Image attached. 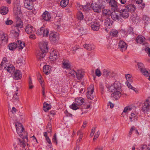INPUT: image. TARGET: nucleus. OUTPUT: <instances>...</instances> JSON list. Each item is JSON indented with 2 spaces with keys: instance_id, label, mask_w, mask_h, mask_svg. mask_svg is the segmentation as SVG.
I'll return each mask as SVG.
<instances>
[{
  "instance_id": "1",
  "label": "nucleus",
  "mask_w": 150,
  "mask_h": 150,
  "mask_svg": "<svg viewBox=\"0 0 150 150\" xmlns=\"http://www.w3.org/2000/svg\"><path fill=\"white\" fill-rule=\"evenodd\" d=\"M108 89L109 92H113L111 96L115 100L118 99L121 96V86L118 81H115L113 85L109 86Z\"/></svg>"
},
{
  "instance_id": "2",
  "label": "nucleus",
  "mask_w": 150,
  "mask_h": 150,
  "mask_svg": "<svg viewBox=\"0 0 150 150\" xmlns=\"http://www.w3.org/2000/svg\"><path fill=\"white\" fill-rule=\"evenodd\" d=\"M47 45L48 43L46 41H42L39 43L40 50L37 53V58L39 60H42L45 57L46 53L48 52V48L47 46Z\"/></svg>"
},
{
  "instance_id": "3",
  "label": "nucleus",
  "mask_w": 150,
  "mask_h": 150,
  "mask_svg": "<svg viewBox=\"0 0 150 150\" xmlns=\"http://www.w3.org/2000/svg\"><path fill=\"white\" fill-rule=\"evenodd\" d=\"M23 23L21 21L20 19L19 18L16 22V26L15 27L14 30L13 31V33L15 34L16 37H18L19 35L20 29L23 27Z\"/></svg>"
},
{
  "instance_id": "4",
  "label": "nucleus",
  "mask_w": 150,
  "mask_h": 150,
  "mask_svg": "<svg viewBox=\"0 0 150 150\" xmlns=\"http://www.w3.org/2000/svg\"><path fill=\"white\" fill-rule=\"evenodd\" d=\"M137 65L139 70L144 75L148 76L149 75V72L146 70L143 63L140 62H138Z\"/></svg>"
},
{
  "instance_id": "5",
  "label": "nucleus",
  "mask_w": 150,
  "mask_h": 150,
  "mask_svg": "<svg viewBox=\"0 0 150 150\" xmlns=\"http://www.w3.org/2000/svg\"><path fill=\"white\" fill-rule=\"evenodd\" d=\"M49 32V30L47 29L42 27L38 30L37 34L42 37H47L48 35Z\"/></svg>"
},
{
  "instance_id": "6",
  "label": "nucleus",
  "mask_w": 150,
  "mask_h": 150,
  "mask_svg": "<svg viewBox=\"0 0 150 150\" xmlns=\"http://www.w3.org/2000/svg\"><path fill=\"white\" fill-rule=\"evenodd\" d=\"M111 17L113 20L115 21H117L122 22L123 20L121 16L120 12H112Z\"/></svg>"
},
{
  "instance_id": "7",
  "label": "nucleus",
  "mask_w": 150,
  "mask_h": 150,
  "mask_svg": "<svg viewBox=\"0 0 150 150\" xmlns=\"http://www.w3.org/2000/svg\"><path fill=\"white\" fill-rule=\"evenodd\" d=\"M93 85H91L88 88L86 93V96L88 99L91 100L94 99L95 96L93 94Z\"/></svg>"
},
{
  "instance_id": "8",
  "label": "nucleus",
  "mask_w": 150,
  "mask_h": 150,
  "mask_svg": "<svg viewBox=\"0 0 150 150\" xmlns=\"http://www.w3.org/2000/svg\"><path fill=\"white\" fill-rule=\"evenodd\" d=\"M91 7L94 12L99 13L101 11V8H104L105 7V6L101 4L98 5L95 3H92L91 4Z\"/></svg>"
},
{
  "instance_id": "9",
  "label": "nucleus",
  "mask_w": 150,
  "mask_h": 150,
  "mask_svg": "<svg viewBox=\"0 0 150 150\" xmlns=\"http://www.w3.org/2000/svg\"><path fill=\"white\" fill-rule=\"evenodd\" d=\"M145 37L142 35H138L136 39L137 42L138 44H142L143 45H145V47H147L149 46V44L145 41Z\"/></svg>"
},
{
  "instance_id": "10",
  "label": "nucleus",
  "mask_w": 150,
  "mask_h": 150,
  "mask_svg": "<svg viewBox=\"0 0 150 150\" xmlns=\"http://www.w3.org/2000/svg\"><path fill=\"white\" fill-rule=\"evenodd\" d=\"M49 39L52 42L55 43L59 40V37L57 34L51 33L50 34Z\"/></svg>"
},
{
  "instance_id": "11",
  "label": "nucleus",
  "mask_w": 150,
  "mask_h": 150,
  "mask_svg": "<svg viewBox=\"0 0 150 150\" xmlns=\"http://www.w3.org/2000/svg\"><path fill=\"white\" fill-rule=\"evenodd\" d=\"M17 132L19 135L21 137L23 136L22 133L23 132L24 128L22 125L21 124L17 122L15 124Z\"/></svg>"
},
{
  "instance_id": "12",
  "label": "nucleus",
  "mask_w": 150,
  "mask_h": 150,
  "mask_svg": "<svg viewBox=\"0 0 150 150\" xmlns=\"http://www.w3.org/2000/svg\"><path fill=\"white\" fill-rule=\"evenodd\" d=\"M113 23V21L110 18H107L105 19L104 25L106 28L105 30L107 32L108 31L107 30V29H110L111 28Z\"/></svg>"
},
{
  "instance_id": "13",
  "label": "nucleus",
  "mask_w": 150,
  "mask_h": 150,
  "mask_svg": "<svg viewBox=\"0 0 150 150\" xmlns=\"http://www.w3.org/2000/svg\"><path fill=\"white\" fill-rule=\"evenodd\" d=\"M31 0H25L24 1V7L28 10H32L33 8V2Z\"/></svg>"
},
{
  "instance_id": "14",
  "label": "nucleus",
  "mask_w": 150,
  "mask_h": 150,
  "mask_svg": "<svg viewBox=\"0 0 150 150\" xmlns=\"http://www.w3.org/2000/svg\"><path fill=\"white\" fill-rule=\"evenodd\" d=\"M127 45L126 43L122 40H120L119 43L118 48L120 50L123 52L125 51L127 47Z\"/></svg>"
},
{
  "instance_id": "15",
  "label": "nucleus",
  "mask_w": 150,
  "mask_h": 150,
  "mask_svg": "<svg viewBox=\"0 0 150 150\" xmlns=\"http://www.w3.org/2000/svg\"><path fill=\"white\" fill-rule=\"evenodd\" d=\"M6 35L3 32H0V45L6 43Z\"/></svg>"
},
{
  "instance_id": "16",
  "label": "nucleus",
  "mask_w": 150,
  "mask_h": 150,
  "mask_svg": "<svg viewBox=\"0 0 150 150\" xmlns=\"http://www.w3.org/2000/svg\"><path fill=\"white\" fill-rule=\"evenodd\" d=\"M25 32L29 34L34 33L35 31V29L30 24L28 25L25 28Z\"/></svg>"
},
{
  "instance_id": "17",
  "label": "nucleus",
  "mask_w": 150,
  "mask_h": 150,
  "mask_svg": "<svg viewBox=\"0 0 150 150\" xmlns=\"http://www.w3.org/2000/svg\"><path fill=\"white\" fill-rule=\"evenodd\" d=\"M110 6L111 9L114 11L117 10V2L115 0H110L109 1Z\"/></svg>"
},
{
  "instance_id": "18",
  "label": "nucleus",
  "mask_w": 150,
  "mask_h": 150,
  "mask_svg": "<svg viewBox=\"0 0 150 150\" xmlns=\"http://www.w3.org/2000/svg\"><path fill=\"white\" fill-rule=\"evenodd\" d=\"M62 67L64 68L69 69L71 68V62L68 59H63L62 62Z\"/></svg>"
},
{
  "instance_id": "19",
  "label": "nucleus",
  "mask_w": 150,
  "mask_h": 150,
  "mask_svg": "<svg viewBox=\"0 0 150 150\" xmlns=\"http://www.w3.org/2000/svg\"><path fill=\"white\" fill-rule=\"evenodd\" d=\"M42 17L43 19L47 21H49L51 18L50 13L48 11H46L42 15Z\"/></svg>"
},
{
  "instance_id": "20",
  "label": "nucleus",
  "mask_w": 150,
  "mask_h": 150,
  "mask_svg": "<svg viewBox=\"0 0 150 150\" xmlns=\"http://www.w3.org/2000/svg\"><path fill=\"white\" fill-rule=\"evenodd\" d=\"M125 8L126 10L131 12H134L136 9L135 6L131 4L125 5Z\"/></svg>"
},
{
  "instance_id": "21",
  "label": "nucleus",
  "mask_w": 150,
  "mask_h": 150,
  "mask_svg": "<svg viewBox=\"0 0 150 150\" xmlns=\"http://www.w3.org/2000/svg\"><path fill=\"white\" fill-rule=\"evenodd\" d=\"M57 52L56 50H53L50 53V59L51 61H54L57 58Z\"/></svg>"
},
{
  "instance_id": "22",
  "label": "nucleus",
  "mask_w": 150,
  "mask_h": 150,
  "mask_svg": "<svg viewBox=\"0 0 150 150\" xmlns=\"http://www.w3.org/2000/svg\"><path fill=\"white\" fill-rule=\"evenodd\" d=\"M84 74L83 71L81 70H78L76 72V77L78 80H81L83 78Z\"/></svg>"
},
{
  "instance_id": "23",
  "label": "nucleus",
  "mask_w": 150,
  "mask_h": 150,
  "mask_svg": "<svg viewBox=\"0 0 150 150\" xmlns=\"http://www.w3.org/2000/svg\"><path fill=\"white\" fill-rule=\"evenodd\" d=\"M100 24L99 22H93L91 25L92 29L94 30L97 31L100 28Z\"/></svg>"
},
{
  "instance_id": "24",
  "label": "nucleus",
  "mask_w": 150,
  "mask_h": 150,
  "mask_svg": "<svg viewBox=\"0 0 150 150\" xmlns=\"http://www.w3.org/2000/svg\"><path fill=\"white\" fill-rule=\"evenodd\" d=\"M137 115V113H136L134 111L132 112L129 118L130 121L132 122L137 120L138 117Z\"/></svg>"
},
{
  "instance_id": "25",
  "label": "nucleus",
  "mask_w": 150,
  "mask_h": 150,
  "mask_svg": "<svg viewBox=\"0 0 150 150\" xmlns=\"http://www.w3.org/2000/svg\"><path fill=\"white\" fill-rule=\"evenodd\" d=\"M6 68L5 69V70H6L10 73H13L15 70V67L12 65L7 64V65H6Z\"/></svg>"
},
{
  "instance_id": "26",
  "label": "nucleus",
  "mask_w": 150,
  "mask_h": 150,
  "mask_svg": "<svg viewBox=\"0 0 150 150\" xmlns=\"http://www.w3.org/2000/svg\"><path fill=\"white\" fill-rule=\"evenodd\" d=\"M16 43L17 45V48L19 50H22L25 46V43L23 41H21V40H17Z\"/></svg>"
},
{
  "instance_id": "27",
  "label": "nucleus",
  "mask_w": 150,
  "mask_h": 150,
  "mask_svg": "<svg viewBox=\"0 0 150 150\" xmlns=\"http://www.w3.org/2000/svg\"><path fill=\"white\" fill-rule=\"evenodd\" d=\"M147 103H144L142 105V109L143 112L145 113L150 112V106Z\"/></svg>"
},
{
  "instance_id": "28",
  "label": "nucleus",
  "mask_w": 150,
  "mask_h": 150,
  "mask_svg": "<svg viewBox=\"0 0 150 150\" xmlns=\"http://www.w3.org/2000/svg\"><path fill=\"white\" fill-rule=\"evenodd\" d=\"M19 141L21 145L25 147V144L28 142V137L27 136L25 137H23L22 139H20Z\"/></svg>"
},
{
  "instance_id": "29",
  "label": "nucleus",
  "mask_w": 150,
  "mask_h": 150,
  "mask_svg": "<svg viewBox=\"0 0 150 150\" xmlns=\"http://www.w3.org/2000/svg\"><path fill=\"white\" fill-rule=\"evenodd\" d=\"M8 11V8L6 6H2L0 7V13L2 15L7 14Z\"/></svg>"
},
{
  "instance_id": "30",
  "label": "nucleus",
  "mask_w": 150,
  "mask_h": 150,
  "mask_svg": "<svg viewBox=\"0 0 150 150\" xmlns=\"http://www.w3.org/2000/svg\"><path fill=\"white\" fill-rule=\"evenodd\" d=\"M43 70L44 73L48 75L49 74L51 71L50 66L48 65H45L43 67Z\"/></svg>"
},
{
  "instance_id": "31",
  "label": "nucleus",
  "mask_w": 150,
  "mask_h": 150,
  "mask_svg": "<svg viewBox=\"0 0 150 150\" xmlns=\"http://www.w3.org/2000/svg\"><path fill=\"white\" fill-rule=\"evenodd\" d=\"M83 46L84 48L89 51L93 50L95 48V46L92 44H85Z\"/></svg>"
},
{
  "instance_id": "32",
  "label": "nucleus",
  "mask_w": 150,
  "mask_h": 150,
  "mask_svg": "<svg viewBox=\"0 0 150 150\" xmlns=\"http://www.w3.org/2000/svg\"><path fill=\"white\" fill-rule=\"evenodd\" d=\"M120 13L121 17H122L124 18H126L129 16V12L125 9L122 10V11Z\"/></svg>"
},
{
  "instance_id": "33",
  "label": "nucleus",
  "mask_w": 150,
  "mask_h": 150,
  "mask_svg": "<svg viewBox=\"0 0 150 150\" xmlns=\"http://www.w3.org/2000/svg\"><path fill=\"white\" fill-rule=\"evenodd\" d=\"M14 79L16 80L20 79L22 77V75L20 71L18 70H16L14 73Z\"/></svg>"
},
{
  "instance_id": "34",
  "label": "nucleus",
  "mask_w": 150,
  "mask_h": 150,
  "mask_svg": "<svg viewBox=\"0 0 150 150\" xmlns=\"http://www.w3.org/2000/svg\"><path fill=\"white\" fill-rule=\"evenodd\" d=\"M75 102L78 105H81L84 102V99L82 98H76L75 100Z\"/></svg>"
},
{
  "instance_id": "35",
  "label": "nucleus",
  "mask_w": 150,
  "mask_h": 150,
  "mask_svg": "<svg viewBox=\"0 0 150 150\" xmlns=\"http://www.w3.org/2000/svg\"><path fill=\"white\" fill-rule=\"evenodd\" d=\"M43 107L44 110L45 112H47L48 110H50L51 108V105L48 103L45 102L43 103Z\"/></svg>"
},
{
  "instance_id": "36",
  "label": "nucleus",
  "mask_w": 150,
  "mask_h": 150,
  "mask_svg": "<svg viewBox=\"0 0 150 150\" xmlns=\"http://www.w3.org/2000/svg\"><path fill=\"white\" fill-rule=\"evenodd\" d=\"M17 46L16 42H13L9 44L8 47L10 50H14L17 48Z\"/></svg>"
},
{
  "instance_id": "37",
  "label": "nucleus",
  "mask_w": 150,
  "mask_h": 150,
  "mask_svg": "<svg viewBox=\"0 0 150 150\" xmlns=\"http://www.w3.org/2000/svg\"><path fill=\"white\" fill-rule=\"evenodd\" d=\"M69 3V0H62L60 3V5L62 7L64 8L67 6Z\"/></svg>"
},
{
  "instance_id": "38",
  "label": "nucleus",
  "mask_w": 150,
  "mask_h": 150,
  "mask_svg": "<svg viewBox=\"0 0 150 150\" xmlns=\"http://www.w3.org/2000/svg\"><path fill=\"white\" fill-rule=\"evenodd\" d=\"M103 13L105 16H111L112 12L109 9H104L103 10Z\"/></svg>"
},
{
  "instance_id": "39",
  "label": "nucleus",
  "mask_w": 150,
  "mask_h": 150,
  "mask_svg": "<svg viewBox=\"0 0 150 150\" xmlns=\"http://www.w3.org/2000/svg\"><path fill=\"white\" fill-rule=\"evenodd\" d=\"M132 82H130L129 81H126V84L127 85V86L128 88L130 89L133 90L136 93H138V91L136 89V88L133 87L130 84Z\"/></svg>"
},
{
  "instance_id": "40",
  "label": "nucleus",
  "mask_w": 150,
  "mask_h": 150,
  "mask_svg": "<svg viewBox=\"0 0 150 150\" xmlns=\"http://www.w3.org/2000/svg\"><path fill=\"white\" fill-rule=\"evenodd\" d=\"M83 14L80 11H79L77 14V18L79 20H82L84 18Z\"/></svg>"
},
{
  "instance_id": "41",
  "label": "nucleus",
  "mask_w": 150,
  "mask_h": 150,
  "mask_svg": "<svg viewBox=\"0 0 150 150\" xmlns=\"http://www.w3.org/2000/svg\"><path fill=\"white\" fill-rule=\"evenodd\" d=\"M76 72L74 70L70 69L68 72V75L70 77H74L76 75Z\"/></svg>"
},
{
  "instance_id": "42",
  "label": "nucleus",
  "mask_w": 150,
  "mask_h": 150,
  "mask_svg": "<svg viewBox=\"0 0 150 150\" xmlns=\"http://www.w3.org/2000/svg\"><path fill=\"white\" fill-rule=\"evenodd\" d=\"M13 13L15 15L18 16L19 15L21 14V9H20L19 10L18 9H16V8H14Z\"/></svg>"
},
{
  "instance_id": "43",
  "label": "nucleus",
  "mask_w": 150,
  "mask_h": 150,
  "mask_svg": "<svg viewBox=\"0 0 150 150\" xmlns=\"http://www.w3.org/2000/svg\"><path fill=\"white\" fill-rule=\"evenodd\" d=\"M79 106L76 103H73L70 106V108L74 110H76L79 108Z\"/></svg>"
},
{
  "instance_id": "44",
  "label": "nucleus",
  "mask_w": 150,
  "mask_h": 150,
  "mask_svg": "<svg viewBox=\"0 0 150 150\" xmlns=\"http://www.w3.org/2000/svg\"><path fill=\"white\" fill-rule=\"evenodd\" d=\"M77 135H79V138L77 140V142H76L78 144V142H79L81 140L82 138L83 137V134L81 131L79 130L77 132Z\"/></svg>"
},
{
  "instance_id": "45",
  "label": "nucleus",
  "mask_w": 150,
  "mask_h": 150,
  "mask_svg": "<svg viewBox=\"0 0 150 150\" xmlns=\"http://www.w3.org/2000/svg\"><path fill=\"white\" fill-rule=\"evenodd\" d=\"M118 33L117 31L115 30H111L110 33V35L112 37H115Z\"/></svg>"
},
{
  "instance_id": "46",
  "label": "nucleus",
  "mask_w": 150,
  "mask_h": 150,
  "mask_svg": "<svg viewBox=\"0 0 150 150\" xmlns=\"http://www.w3.org/2000/svg\"><path fill=\"white\" fill-rule=\"evenodd\" d=\"M132 110V108L129 106H127L124 108L123 112H128L129 111H131ZM122 117H123V113L121 114Z\"/></svg>"
},
{
  "instance_id": "47",
  "label": "nucleus",
  "mask_w": 150,
  "mask_h": 150,
  "mask_svg": "<svg viewBox=\"0 0 150 150\" xmlns=\"http://www.w3.org/2000/svg\"><path fill=\"white\" fill-rule=\"evenodd\" d=\"M125 77L127 81H129L130 82H132V76L130 74H127L126 75Z\"/></svg>"
},
{
  "instance_id": "48",
  "label": "nucleus",
  "mask_w": 150,
  "mask_h": 150,
  "mask_svg": "<svg viewBox=\"0 0 150 150\" xmlns=\"http://www.w3.org/2000/svg\"><path fill=\"white\" fill-rule=\"evenodd\" d=\"M110 72L107 69H104L103 71V75L106 77H108L109 75Z\"/></svg>"
},
{
  "instance_id": "49",
  "label": "nucleus",
  "mask_w": 150,
  "mask_h": 150,
  "mask_svg": "<svg viewBox=\"0 0 150 150\" xmlns=\"http://www.w3.org/2000/svg\"><path fill=\"white\" fill-rule=\"evenodd\" d=\"M143 19L144 21V23L146 24L149 23L150 21V18L146 16H144L143 17Z\"/></svg>"
},
{
  "instance_id": "50",
  "label": "nucleus",
  "mask_w": 150,
  "mask_h": 150,
  "mask_svg": "<svg viewBox=\"0 0 150 150\" xmlns=\"http://www.w3.org/2000/svg\"><path fill=\"white\" fill-rule=\"evenodd\" d=\"M100 88L102 93H103L104 91V86L103 83H100L99 85Z\"/></svg>"
},
{
  "instance_id": "51",
  "label": "nucleus",
  "mask_w": 150,
  "mask_h": 150,
  "mask_svg": "<svg viewBox=\"0 0 150 150\" xmlns=\"http://www.w3.org/2000/svg\"><path fill=\"white\" fill-rule=\"evenodd\" d=\"M13 23V21L11 20H10L8 18H7L5 21V23L6 25H11Z\"/></svg>"
},
{
  "instance_id": "52",
  "label": "nucleus",
  "mask_w": 150,
  "mask_h": 150,
  "mask_svg": "<svg viewBox=\"0 0 150 150\" xmlns=\"http://www.w3.org/2000/svg\"><path fill=\"white\" fill-rule=\"evenodd\" d=\"M18 93L16 92L13 95V100H14L15 101L18 100L19 99V97L18 96Z\"/></svg>"
},
{
  "instance_id": "53",
  "label": "nucleus",
  "mask_w": 150,
  "mask_h": 150,
  "mask_svg": "<svg viewBox=\"0 0 150 150\" xmlns=\"http://www.w3.org/2000/svg\"><path fill=\"white\" fill-rule=\"evenodd\" d=\"M95 74L98 77L100 76L101 75V73L100 70L98 69L96 70Z\"/></svg>"
},
{
  "instance_id": "54",
  "label": "nucleus",
  "mask_w": 150,
  "mask_h": 150,
  "mask_svg": "<svg viewBox=\"0 0 150 150\" xmlns=\"http://www.w3.org/2000/svg\"><path fill=\"white\" fill-rule=\"evenodd\" d=\"M133 28H132L130 27L128 29L127 31V33L129 34H132L134 33L133 32Z\"/></svg>"
},
{
  "instance_id": "55",
  "label": "nucleus",
  "mask_w": 150,
  "mask_h": 150,
  "mask_svg": "<svg viewBox=\"0 0 150 150\" xmlns=\"http://www.w3.org/2000/svg\"><path fill=\"white\" fill-rule=\"evenodd\" d=\"M79 48V47L78 46H76L74 47H72L71 49L72 52L73 54H74L76 51Z\"/></svg>"
},
{
  "instance_id": "56",
  "label": "nucleus",
  "mask_w": 150,
  "mask_h": 150,
  "mask_svg": "<svg viewBox=\"0 0 150 150\" xmlns=\"http://www.w3.org/2000/svg\"><path fill=\"white\" fill-rule=\"evenodd\" d=\"M14 8H16V9H18L19 10L21 9V5L19 2L17 1V3L15 4Z\"/></svg>"
},
{
  "instance_id": "57",
  "label": "nucleus",
  "mask_w": 150,
  "mask_h": 150,
  "mask_svg": "<svg viewBox=\"0 0 150 150\" xmlns=\"http://www.w3.org/2000/svg\"><path fill=\"white\" fill-rule=\"evenodd\" d=\"M29 88L30 89H32L33 88V86L32 85V82L31 79L30 77H29Z\"/></svg>"
},
{
  "instance_id": "58",
  "label": "nucleus",
  "mask_w": 150,
  "mask_h": 150,
  "mask_svg": "<svg viewBox=\"0 0 150 150\" xmlns=\"http://www.w3.org/2000/svg\"><path fill=\"white\" fill-rule=\"evenodd\" d=\"M38 79L39 81V82L41 84L42 86V77L41 75L40 74H39L38 76Z\"/></svg>"
},
{
  "instance_id": "59",
  "label": "nucleus",
  "mask_w": 150,
  "mask_h": 150,
  "mask_svg": "<svg viewBox=\"0 0 150 150\" xmlns=\"http://www.w3.org/2000/svg\"><path fill=\"white\" fill-rule=\"evenodd\" d=\"M23 58L21 57L18 58L17 60L16 61V62L18 64H21L23 62Z\"/></svg>"
},
{
  "instance_id": "60",
  "label": "nucleus",
  "mask_w": 150,
  "mask_h": 150,
  "mask_svg": "<svg viewBox=\"0 0 150 150\" xmlns=\"http://www.w3.org/2000/svg\"><path fill=\"white\" fill-rule=\"evenodd\" d=\"M7 62V59L6 58L4 57L3 59V60L1 62V63L4 64H6V65H7V64H9Z\"/></svg>"
},
{
  "instance_id": "61",
  "label": "nucleus",
  "mask_w": 150,
  "mask_h": 150,
  "mask_svg": "<svg viewBox=\"0 0 150 150\" xmlns=\"http://www.w3.org/2000/svg\"><path fill=\"white\" fill-rule=\"evenodd\" d=\"M145 47V50L147 53L149 54V55H150V48L149 47V46Z\"/></svg>"
},
{
  "instance_id": "62",
  "label": "nucleus",
  "mask_w": 150,
  "mask_h": 150,
  "mask_svg": "<svg viewBox=\"0 0 150 150\" xmlns=\"http://www.w3.org/2000/svg\"><path fill=\"white\" fill-rule=\"evenodd\" d=\"M6 64H4L1 63L0 64V70H2L3 68H4V69H5L6 68Z\"/></svg>"
},
{
  "instance_id": "63",
  "label": "nucleus",
  "mask_w": 150,
  "mask_h": 150,
  "mask_svg": "<svg viewBox=\"0 0 150 150\" xmlns=\"http://www.w3.org/2000/svg\"><path fill=\"white\" fill-rule=\"evenodd\" d=\"M99 134H100V132H99V131H98L96 133V134H95V135L94 136V138H93V140H95L97 139V138L98 137Z\"/></svg>"
},
{
  "instance_id": "64",
  "label": "nucleus",
  "mask_w": 150,
  "mask_h": 150,
  "mask_svg": "<svg viewBox=\"0 0 150 150\" xmlns=\"http://www.w3.org/2000/svg\"><path fill=\"white\" fill-rule=\"evenodd\" d=\"M6 76H3L1 78V81L2 83H4L6 82Z\"/></svg>"
}]
</instances>
